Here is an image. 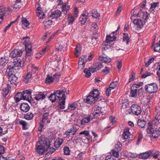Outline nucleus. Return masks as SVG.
I'll return each mask as SVG.
<instances>
[{
	"label": "nucleus",
	"instance_id": "obj_35",
	"mask_svg": "<svg viewBox=\"0 0 160 160\" xmlns=\"http://www.w3.org/2000/svg\"><path fill=\"white\" fill-rule=\"evenodd\" d=\"M159 3L158 2H152L150 4L151 7L149 10L152 11L154 10L157 7H159Z\"/></svg>",
	"mask_w": 160,
	"mask_h": 160
},
{
	"label": "nucleus",
	"instance_id": "obj_45",
	"mask_svg": "<svg viewBox=\"0 0 160 160\" xmlns=\"http://www.w3.org/2000/svg\"><path fill=\"white\" fill-rule=\"evenodd\" d=\"M130 39V38L128 34H124L123 41L124 42H126L127 44H128V42H129Z\"/></svg>",
	"mask_w": 160,
	"mask_h": 160
},
{
	"label": "nucleus",
	"instance_id": "obj_48",
	"mask_svg": "<svg viewBox=\"0 0 160 160\" xmlns=\"http://www.w3.org/2000/svg\"><path fill=\"white\" fill-rule=\"evenodd\" d=\"M62 100V101L59 103V106L60 108L63 109L65 107L66 98H64Z\"/></svg>",
	"mask_w": 160,
	"mask_h": 160
},
{
	"label": "nucleus",
	"instance_id": "obj_54",
	"mask_svg": "<svg viewBox=\"0 0 160 160\" xmlns=\"http://www.w3.org/2000/svg\"><path fill=\"white\" fill-rule=\"evenodd\" d=\"M63 151L64 154L68 155L70 154V150L68 147L67 146L64 147L63 148Z\"/></svg>",
	"mask_w": 160,
	"mask_h": 160
},
{
	"label": "nucleus",
	"instance_id": "obj_39",
	"mask_svg": "<svg viewBox=\"0 0 160 160\" xmlns=\"http://www.w3.org/2000/svg\"><path fill=\"white\" fill-rule=\"evenodd\" d=\"M137 124L140 128H143L146 124V122L143 120L139 119L138 120Z\"/></svg>",
	"mask_w": 160,
	"mask_h": 160
},
{
	"label": "nucleus",
	"instance_id": "obj_57",
	"mask_svg": "<svg viewBox=\"0 0 160 160\" xmlns=\"http://www.w3.org/2000/svg\"><path fill=\"white\" fill-rule=\"evenodd\" d=\"M84 72L86 74V77L89 78L91 75V72L87 68H85L84 70Z\"/></svg>",
	"mask_w": 160,
	"mask_h": 160
},
{
	"label": "nucleus",
	"instance_id": "obj_42",
	"mask_svg": "<svg viewBox=\"0 0 160 160\" xmlns=\"http://www.w3.org/2000/svg\"><path fill=\"white\" fill-rule=\"evenodd\" d=\"M50 100L52 102H54L56 100L57 97L55 95V92H54L53 94H51L49 97Z\"/></svg>",
	"mask_w": 160,
	"mask_h": 160
},
{
	"label": "nucleus",
	"instance_id": "obj_23",
	"mask_svg": "<svg viewBox=\"0 0 160 160\" xmlns=\"http://www.w3.org/2000/svg\"><path fill=\"white\" fill-rule=\"evenodd\" d=\"M92 119V118L90 117V115L89 116L87 117L84 118L81 120L80 122L81 125H85L86 123L89 122Z\"/></svg>",
	"mask_w": 160,
	"mask_h": 160
},
{
	"label": "nucleus",
	"instance_id": "obj_10",
	"mask_svg": "<svg viewBox=\"0 0 160 160\" xmlns=\"http://www.w3.org/2000/svg\"><path fill=\"white\" fill-rule=\"evenodd\" d=\"M59 77V75L57 73L53 75V77L48 75L45 80L46 82L47 83H52L54 80H57Z\"/></svg>",
	"mask_w": 160,
	"mask_h": 160
},
{
	"label": "nucleus",
	"instance_id": "obj_9",
	"mask_svg": "<svg viewBox=\"0 0 160 160\" xmlns=\"http://www.w3.org/2000/svg\"><path fill=\"white\" fill-rule=\"evenodd\" d=\"M131 111L134 114L138 115L140 114L141 112V107L137 104H133L131 107Z\"/></svg>",
	"mask_w": 160,
	"mask_h": 160
},
{
	"label": "nucleus",
	"instance_id": "obj_40",
	"mask_svg": "<svg viewBox=\"0 0 160 160\" xmlns=\"http://www.w3.org/2000/svg\"><path fill=\"white\" fill-rule=\"evenodd\" d=\"M74 16H73L72 15L70 14L68 15V21L69 24H72L73 23L74 20Z\"/></svg>",
	"mask_w": 160,
	"mask_h": 160
},
{
	"label": "nucleus",
	"instance_id": "obj_47",
	"mask_svg": "<svg viewBox=\"0 0 160 160\" xmlns=\"http://www.w3.org/2000/svg\"><path fill=\"white\" fill-rule=\"evenodd\" d=\"M94 65L96 67V68L97 71H98L101 69L103 67L102 63H96L94 64Z\"/></svg>",
	"mask_w": 160,
	"mask_h": 160
},
{
	"label": "nucleus",
	"instance_id": "obj_8",
	"mask_svg": "<svg viewBox=\"0 0 160 160\" xmlns=\"http://www.w3.org/2000/svg\"><path fill=\"white\" fill-rule=\"evenodd\" d=\"M79 128L78 126H73L70 128L68 129L65 132L67 136H72L75 134L78 131Z\"/></svg>",
	"mask_w": 160,
	"mask_h": 160
},
{
	"label": "nucleus",
	"instance_id": "obj_32",
	"mask_svg": "<svg viewBox=\"0 0 160 160\" xmlns=\"http://www.w3.org/2000/svg\"><path fill=\"white\" fill-rule=\"evenodd\" d=\"M32 76V73L30 72L28 73L25 77L24 78L23 81L26 83H28L31 79Z\"/></svg>",
	"mask_w": 160,
	"mask_h": 160
},
{
	"label": "nucleus",
	"instance_id": "obj_63",
	"mask_svg": "<svg viewBox=\"0 0 160 160\" xmlns=\"http://www.w3.org/2000/svg\"><path fill=\"white\" fill-rule=\"evenodd\" d=\"M105 160H115V158L112 155H109L106 157Z\"/></svg>",
	"mask_w": 160,
	"mask_h": 160
},
{
	"label": "nucleus",
	"instance_id": "obj_44",
	"mask_svg": "<svg viewBox=\"0 0 160 160\" xmlns=\"http://www.w3.org/2000/svg\"><path fill=\"white\" fill-rule=\"evenodd\" d=\"M22 23L23 26L27 27L30 25V23L26 18H22Z\"/></svg>",
	"mask_w": 160,
	"mask_h": 160
},
{
	"label": "nucleus",
	"instance_id": "obj_27",
	"mask_svg": "<svg viewBox=\"0 0 160 160\" xmlns=\"http://www.w3.org/2000/svg\"><path fill=\"white\" fill-rule=\"evenodd\" d=\"M41 8L38 7L37 8V14L38 17L40 18H44L45 14L41 10Z\"/></svg>",
	"mask_w": 160,
	"mask_h": 160
},
{
	"label": "nucleus",
	"instance_id": "obj_15",
	"mask_svg": "<svg viewBox=\"0 0 160 160\" xmlns=\"http://www.w3.org/2000/svg\"><path fill=\"white\" fill-rule=\"evenodd\" d=\"M23 100L29 101L31 98V92L28 90L23 91L22 93Z\"/></svg>",
	"mask_w": 160,
	"mask_h": 160
},
{
	"label": "nucleus",
	"instance_id": "obj_13",
	"mask_svg": "<svg viewBox=\"0 0 160 160\" xmlns=\"http://www.w3.org/2000/svg\"><path fill=\"white\" fill-rule=\"evenodd\" d=\"M39 142L38 144L42 145L44 144L45 147H48L50 144V141L49 140L47 141L44 135H42L39 138Z\"/></svg>",
	"mask_w": 160,
	"mask_h": 160
},
{
	"label": "nucleus",
	"instance_id": "obj_3",
	"mask_svg": "<svg viewBox=\"0 0 160 160\" xmlns=\"http://www.w3.org/2000/svg\"><path fill=\"white\" fill-rule=\"evenodd\" d=\"M147 129L148 132L152 134V136L154 138L158 137L160 135V127L152 128L151 124L150 122H148Z\"/></svg>",
	"mask_w": 160,
	"mask_h": 160
},
{
	"label": "nucleus",
	"instance_id": "obj_12",
	"mask_svg": "<svg viewBox=\"0 0 160 160\" xmlns=\"http://www.w3.org/2000/svg\"><path fill=\"white\" fill-rule=\"evenodd\" d=\"M61 12L59 10L57 9L51 12L50 17L52 18H57L61 15Z\"/></svg>",
	"mask_w": 160,
	"mask_h": 160
},
{
	"label": "nucleus",
	"instance_id": "obj_33",
	"mask_svg": "<svg viewBox=\"0 0 160 160\" xmlns=\"http://www.w3.org/2000/svg\"><path fill=\"white\" fill-rule=\"evenodd\" d=\"M34 117L33 114L32 112H29L24 115V118L28 120L32 119Z\"/></svg>",
	"mask_w": 160,
	"mask_h": 160
},
{
	"label": "nucleus",
	"instance_id": "obj_29",
	"mask_svg": "<svg viewBox=\"0 0 160 160\" xmlns=\"http://www.w3.org/2000/svg\"><path fill=\"white\" fill-rule=\"evenodd\" d=\"M116 37L114 36L113 35H112V34H110V35H108L106 37V41L105 42H108V44H110V42H112L115 40Z\"/></svg>",
	"mask_w": 160,
	"mask_h": 160
},
{
	"label": "nucleus",
	"instance_id": "obj_7",
	"mask_svg": "<svg viewBox=\"0 0 160 160\" xmlns=\"http://www.w3.org/2000/svg\"><path fill=\"white\" fill-rule=\"evenodd\" d=\"M11 86L8 84H2L1 88L2 93L5 97H6L9 92Z\"/></svg>",
	"mask_w": 160,
	"mask_h": 160
},
{
	"label": "nucleus",
	"instance_id": "obj_1",
	"mask_svg": "<svg viewBox=\"0 0 160 160\" xmlns=\"http://www.w3.org/2000/svg\"><path fill=\"white\" fill-rule=\"evenodd\" d=\"M99 95L98 91L97 89H94L92 92H90L89 94L87 97L86 99H84L85 102L90 104H94L96 101Z\"/></svg>",
	"mask_w": 160,
	"mask_h": 160
},
{
	"label": "nucleus",
	"instance_id": "obj_24",
	"mask_svg": "<svg viewBox=\"0 0 160 160\" xmlns=\"http://www.w3.org/2000/svg\"><path fill=\"white\" fill-rule=\"evenodd\" d=\"M104 56L103 55H100L99 56V59L100 60L103 61L106 63H108L110 62L111 60V59L107 56L104 57L105 55L104 54Z\"/></svg>",
	"mask_w": 160,
	"mask_h": 160
},
{
	"label": "nucleus",
	"instance_id": "obj_11",
	"mask_svg": "<svg viewBox=\"0 0 160 160\" xmlns=\"http://www.w3.org/2000/svg\"><path fill=\"white\" fill-rule=\"evenodd\" d=\"M55 95L59 100H61L64 98H66L65 96V92L64 90H58L54 91Z\"/></svg>",
	"mask_w": 160,
	"mask_h": 160
},
{
	"label": "nucleus",
	"instance_id": "obj_61",
	"mask_svg": "<svg viewBox=\"0 0 160 160\" xmlns=\"http://www.w3.org/2000/svg\"><path fill=\"white\" fill-rule=\"evenodd\" d=\"M142 138V133L139 134L138 138V140L136 142V145H138Z\"/></svg>",
	"mask_w": 160,
	"mask_h": 160
},
{
	"label": "nucleus",
	"instance_id": "obj_4",
	"mask_svg": "<svg viewBox=\"0 0 160 160\" xmlns=\"http://www.w3.org/2000/svg\"><path fill=\"white\" fill-rule=\"evenodd\" d=\"M158 86L155 83H152L146 85L145 87V91L149 93H154L158 90Z\"/></svg>",
	"mask_w": 160,
	"mask_h": 160
},
{
	"label": "nucleus",
	"instance_id": "obj_52",
	"mask_svg": "<svg viewBox=\"0 0 160 160\" xmlns=\"http://www.w3.org/2000/svg\"><path fill=\"white\" fill-rule=\"evenodd\" d=\"M143 83L142 82H140L138 83L134 84L132 86V88H139L140 86L143 85Z\"/></svg>",
	"mask_w": 160,
	"mask_h": 160
},
{
	"label": "nucleus",
	"instance_id": "obj_36",
	"mask_svg": "<svg viewBox=\"0 0 160 160\" xmlns=\"http://www.w3.org/2000/svg\"><path fill=\"white\" fill-rule=\"evenodd\" d=\"M130 94V96L134 98L136 97L137 95V89L135 88H132V87H131Z\"/></svg>",
	"mask_w": 160,
	"mask_h": 160
},
{
	"label": "nucleus",
	"instance_id": "obj_5",
	"mask_svg": "<svg viewBox=\"0 0 160 160\" xmlns=\"http://www.w3.org/2000/svg\"><path fill=\"white\" fill-rule=\"evenodd\" d=\"M102 109L99 107L96 108L93 112L90 114V117L92 119L99 118L103 114L104 112L102 111Z\"/></svg>",
	"mask_w": 160,
	"mask_h": 160
},
{
	"label": "nucleus",
	"instance_id": "obj_18",
	"mask_svg": "<svg viewBox=\"0 0 160 160\" xmlns=\"http://www.w3.org/2000/svg\"><path fill=\"white\" fill-rule=\"evenodd\" d=\"M18 78L16 75L11 73L8 78V80L11 84L16 85L18 83Z\"/></svg>",
	"mask_w": 160,
	"mask_h": 160
},
{
	"label": "nucleus",
	"instance_id": "obj_14",
	"mask_svg": "<svg viewBox=\"0 0 160 160\" xmlns=\"http://www.w3.org/2000/svg\"><path fill=\"white\" fill-rule=\"evenodd\" d=\"M44 147L42 144L37 143L36 145V152L39 154H42L44 152Z\"/></svg>",
	"mask_w": 160,
	"mask_h": 160
},
{
	"label": "nucleus",
	"instance_id": "obj_26",
	"mask_svg": "<svg viewBox=\"0 0 160 160\" xmlns=\"http://www.w3.org/2000/svg\"><path fill=\"white\" fill-rule=\"evenodd\" d=\"M133 22L134 24L137 25L138 28H141L142 27L143 23L142 21L140 19H134L133 21Z\"/></svg>",
	"mask_w": 160,
	"mask_h": 160
},
{
	"label": "nucleus",
	"instance_id": "obj_53",
	"mask_svg": "<svg viewBox=\"0 0 160 160\" xmlns=\"http://www.w3.org/2000/svg\"><path fill=\"white\" fill-rule=\"evenodd\" d=\"M109 120L110 121V124L113 125L116 122V118L114 116H111L109 118Z\"/></svg>",
	"mask_w": 160,
	"mask_h": 160
},
{
	"label": "nucleus",
	"instance_id": "obj_50",
	"mask_svg": "<svg viewBox=\"0 0 160 160\" xmlns=\"http://www.w3.org/2000/svg\"><path fill=\"white\" fill-rule=\"evenodd\" d=\"M7 60L5 58L1 57L0 58V66H4L5 65L6 63L7 62Z\"/></svg>",
	"mask_w": 160,
	"mask_h": 160
},
{
	"label": "nucleus",
	"instance_id": "obj_17",
	"mask_svg": "<svg viewBox=\"0 0 160 160\" xmlns=\"http://www.w3.org/2000/svg\"><path fill=\"white\" fill-rule=\"evenodd\" d=\"M46 97V95L44 92H40L35 95L34 98L37 101H40L42 100Z\"/></svg>",
	"mask_w": 160,
	"mask_h": 160
},
{
	"label": "nucleus",
	"instance_id": "obj_58",
	"mask_svg": "<svg viewBox=\"0 0 160 160\" xmlns=\"http://www.w3.org/2000/svg\"><path fill=\"white\" fill-rule=\"evenodd\" d=\"M122 145L121 143L119 142L118 144L116 145L114 150L118 151H119L121 149Z\"/></svg>",
	"mask_w": 160,
	"mask_h": 160
},
{
	"label": "nucleus",
	"instance_id": "obj_34",
	"mask_svg": "<svg viewBox=\"0 0 160 160\" xmlns=\"http://www.w3.org/2000/svg\"><path fill=\"white\" fill-rule=\"evenodd\" d=\"M19 124L22 127L23 130H26L28 129V123L25 121L23 120H21L19 121Z\"/></svg>",
	"mask_w": 160,
	"mask_h": 160
},
{
	"label": "nucleus",
	"instance_id": "obj_38",
	"mask_svg": "<svg viewBox=\"0 0 160 160\" xmlns=\"http://www.w3.org/2000/svg\"><path fill=\"white\" fill-rule=\"evenodd\" d=\"M77 103L74 102L69 104L68 105V109L71 110H74L77 107Z\"/></svg>",
	"mask_w": 160,
	"mask_h": 160
},
{
	"label": "nucleus",
	"instance_id": "obj_16",
	"mask_svg": "<svg viewBox=\"0 0 160 160\" xmlns=\"http://www.w3.org/2000/svg\"><path fill=\"white\" fill-rule=\"evenodd\" d=\"M22 52L18 49H14L10 53V56L13 58L20 57L22 55Z\"/></svg>",
	"mask_w": 160,
	"mask_h": 160
},
{
	"label": "nucleus",
	"instance_id": "obj_25",
	"mask_svg": "<svg viewBox=\"0 0 160 160\" xmlns=\"http://www.w3.org/2000/svg\"><path fill=\"white\" fill-rule=\"evenodd\" d=\"M70 7L67 5V2L63 3L62 7V12L64 14H66L68 11L70 9Z\"/></svg>",
	"mask_w": 160,
	"mask_h": 160
},
{
	"label": "nucleus",
	"instance_id": "obj_41",
	"mask_svg": "<svg viewBox=\"0 0 160 160\" xmlns=\"http://www.w3.org/2000/svg\"><path fill=\"white\" fill-rule=\"evenodd\" d=\"M87 56H82L79 58L78 63L85 64L87 62Z\"/></svg>",
	"mask_w": 160,
	"mask_h": 160
},
{
	"label": "nucleus",
	"instance_id": "obj_51",
	"mask_svg": "<svg viewBox=\"0 0 160 160\" xmlns=\"http://www.w3.org/2000/svg\"><path fill=\"white\" fill-rule=\"evenodd\" d=\"M103 44L105 46L102 48V53L103 55H104V53H105L104 51H106L108 49V46H109V47H110V46L108 44V42H104L103 43Z\"/></svg>",
	"mask_w": 160,
	"mask_h": 160
},
{
	"label": "nucleus",
	"instance_id": "obj_31",
	"mask_svg": "<svg viewBox=\"0 0 160 160\" xmlns=\"http://www.w3.org/2000/svg\"><path fill=\"white\" fill-rule=\"evenodd\" d=\"M13 63L15 67H19L21 66V60L20 58H16L14 59Z\"/></svg>",
	"mask_w": 160,
	"mask_h": 160
},
{
	"label": "nucleus",
	"instance_id": "obj_19",
	"mask_svg": "<svg viewBox=\"0 0 160 160\" xmlns=\"http://www.w3.org/2000/svg\"><path fill=\"white\" fill-rule=\"evenodd\" d=\"M20 108L22 111L26 112L30 110V107L27 103H23L21 104Z\"/></svg>",
	"mask_w": 160,
	"mask_h": 160
},
{
	"label": "nucleus",
	"instance_id": "obj_60",
	"mask_svg": "<svg viewBox=\"0 0 160 160\" xmlns=\"http://www.w3.org/2000/svg\"><path fill=\"white\" fill-rule=\"evenodd\" d=\"M13 65V64L8 65V68L7 69V71L8 72H12L14 68Z\"/></svg>",
	"mask_w": 160,
	"mask_h": 160
},
{
	"label": "nucleus",
	"instance_id": "obj_55",
	"mask_svg": "<svg viewBox=\"0 0 160 160\" xmlns=\"http://www.w3.org/2000/svg\"><path fill=\"white\" fill-rule=\"evenodd\" d=\"M156 58V56H154V57L150 58L149 61L147 62L146 63V67H148L151 63L153 62L154 59Z\"/></svg>",
	"mask_w": 160,
	"mask_h": 160
},
{
	"label": "nucleus",
	"instance_id": "obj_49",
	"mask_svg": "<svg viewBox=\"0 0 160 160\" xmlns=\"http://www.w3.org/2000/svg\"><path fill=\"white\" fill-rule=\"evenodd\" d=\"M136 10H133L131 12V15H132V16H137L138 17L141 16L140 14L141 13H142V12L141 11H139L137 14H136L137 12L135 11Z\"/></svg>",
	"mask_w": 160,
	"mask_h": 160
},
{
	"label": "nucleus",
	"instance_id": "obj_37",
	"mask_svg": "<svg viewBox=\"0 0 160 160\" xmlns=\"http://www.w3.org/2000/svg\"><path fill=\"white\" fill-rule=\"evenodd\" d=\"M150 156H152L153 158H156L158 157L159 155V152L158 151H150Z\"/></svg>",
	"mask_w": 160,
	"mask_h": 160
},
{
	"label": "nucleus",
	"instance_id": "obj_64",
	"mask_svg": "<svg viewBox=\"0 0 160 160\" xmlns=\"http://www.w3.org/2000/svg\"><path fill=\"white\" fill-rule=\"evenodd\" d=\"M154 122L156 127H160V120H154Z\"/></svg>",
	"mask_w": 160,
	"mask_h": 160
},
{
	"label": "nucleus",
	"instance_id": "obj_28",
	"mask_svg": "<svg viewBox=\"0 0 160 160\" xmlns=\"http://www.w3.org/2000/svg\"><path fill=\"white\" fill-rule=\"evenodd\" d=\"M129 135V129L128 128L125 129L122 134V138L124 139H127L128 138Z\"/></svg>",
	"mask_w": 160,
	"mask_h": 160
},
{
	"label": "nucleus",
	"instance_id": "obj_21",
	"mask_svg": "<svg viewBox=\"0 0 160 160\" xmlns=\"http://www.w3.org/2000/svg\"><path fill=\"white\" fill-rule=\"evenodd\" d=\"M64 140L58 138L56 139L54 142V146L56 148H58L60 147L63 142Z\"/></svg>",
	"mask_w": 160,
	"mask_h": 160
},
{
	"label": "nucleus",
	"instance_id": "obj_20",
	"mask_svg": "<svg viewBox=\"0 0 160 160\" xmlns=\"http://www.w3.org/2000/svg\"><path fill=\"white\" fill-rule=\"evenodd\" d=\"M88 15V13L86 12H85L80 17L79 20L81 22V24H84L85 23Z\"/></svg>",
	"mask_w": 160,
	"mask_h": 160
},
{
	"label": "nucleus",
	"instance_id": "obj_62",
	"mask_svg": "<svg viewBox=\"0 0 160 160\" xmlns=\"http://www.w3.org/2000/svg\"><path fill=\"white\" fill-rule=\"evenodd\" d=\"M154 50L156 52H160V46L158 43H156L154 47Z\"/></svg>",
	"mask_w": 160,
	"mask_h": 160
},
{
	"label": "nucleus",
	"instance_id": "obj_56",
	"mask_svg": "<svg viewBox=\"0 0 160 160\" xmlns=\"http://www.w3.org/2000/svg\"><path fill=\"white\" fill-rule=\"evenodd\" d=\"M117 81L113 82L110 84L109 88L112 89H113L117 87Z\"/></svg>",
	"mask_w": 160,
	"mask_h": 160
},
{
	"label": "nucleus",
	"instance_id": "obj_6",
	"mask_svg": "<svg viewBox=\"0 0 160 160\" xmlns=\"http://www.w3.org/2000/svg\"><path fill=\"white\" fill-rule=\"evenodd\" d=\"M43 115L42 117L41 120L40 121L42 123H45L46 122V124H48L50 122V120L49 119V117L50 115L49 111L48 110H45L43 108Z\"/></svg>",
	"mask_w": 160,
	"mask_h": 160
},
{
	"label": "nucleus",
	"instance_id": "obj_30",
	"mask_svg": "<svg viewBox=\"0 0 160 160\" xmlns=\"http://www.w3.org/2000/svg\"><path fill=\"white\" fill-rule=\"evenodd\" d=\"M16 102H18L21 100H23L22 94V92H18L14 97Z\"/></svg>",
	"mask_w": 160,
	"mask_h": 160
},
{
	"label": "nucleus",
	"instance_id": "obj_43",
	"mask_svg": "<svg viewBox=\"0 0 160 160\" xmlns=\"http://www.w3.org/2000/svg\"><path fill=\"white\" fill-rule=\"evenodd\" d=\"M52 21L51 20H48L43 22L45 27L48 28H49L52 25Z\"/></svg>",
	"mask_w": 160,
	"mask_h": 160
},
{
	"label": "nucleus",
	"instance_id": "obj_46",
	"mask_svg": "<svg viewBox=\"0 0 160 160\" xmlns=\"http://www.w3.org/2000/svg\"><path fill=\"white\" fill-rule=\"evenodd\" d=\"M50 144L49 145L48 147V146H47V147L46 146V148H47V150L48 151V153L49 154H51L55 151V149L53 148H50Z\"/></svg>",
	"mask_w": 160,
	"mask_h": 160
},
{
	"label": "nucleus",
	"instance_id": "obj_22",
	"mask_svg": "<svg viewBox=\"0 0 160 160\" xmlns=\"http://www.w3.org/2000/svg\"><path fill=\"white\" fill-rule=\"evenodd\" d=\"M150 151L140 153L139 155V158L146 159L150 156Z\"/></svg>",
	"mask_w": 160,
	"mask_h": 160
},
{
	"label": "nucleus",
	"instance_id": "obj_59",
	"mask_svg": "<svg viewBox=\"0 0 160 160\" xmlns=\"http://www.w3.org/2000/svg\"><path fill=\"white\" fill-rule=\"evenodd\" d=\"M111 155H113L112 156H113L114 157H119L118 151H117L114 149L111 151Z\"/></svg>",
	"mask_w": 160,
	"mask_h": 160
},
{
	"label": "nucleus",
	"instance_id": "obj_2",
	"mask_svg": "<svg viewBox=\"0 0 160 160\" xmlns=\"http://www.w3.org/2000/svg\"><path fill=\"white\" fill-rule=\"evenodd\" d=\"M22 40L23 41V43L25 46L26 55L27 56H30L32 54V48L29 37L26 36L23 37Z\"/></svg>",
	"mask_w": 160,
	"mask_h": 160
}]
</instances>
